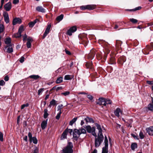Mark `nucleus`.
Instances as JSON below:
<instances>
[{
	"label": "nucleus",
	"instance_id": "nucleus-1",
	"mask_svg": "<svg viewBox=\"0 0 153 153\" xmlns=\"http://www.w3.org/2000/svg\"><path fill=\"white\" fill-rule=\"evenodd\" d=\"M95 126L98 130V137H95V146L96 148L99 147L103 141L104 137L102 134V130L101 126L98 123H96Z\"/></svg>",
	"mask_w": 153,
	"mask_h": 153
},
{
	"label": "nucleus",
	"instance_id": "nucleus-2",
	"mask_svg": "<svg viewBox=\"0 0 153 153\" xmlns=\"http://www.w3.org/2000/svg\"><path fill=\"white\" fill-rule=\"evenodd\" d=\"M86 131L85 129L81 128L79 129H75L73 132V137L74 140H77L81 134H86Z\"/></svg>",
	"mask_w": 153,
	"mask_h": 153
},
{
	"label": "nucleus",
	"instance_id": "nucleus-3",
	"mask_svg": "<svg viewBox=\"0 0 153 153\" xmlns=\"http://www.w3.org/2000/svg\"><path fill=\"white\" fill-rule=\"evenodd\" d=\"M85 128L87 132L89 133H91L95 137L97 136V134L95 132V127H91L90 126H86L85 127L83 126Z\"/></svg>",
	"mask_w": 153,
	"mask_h": 153
},
{
	"label": "nucleus",
	"instance_id": "nucleus-4",
	"mask_svg": "<svg viewBox=\"0 0 153 153\" xmlns=\"http://www.w3.org/2000/svg\"><path fill=\"white\" fill-rule=\"evenodd\" d=\"M72 143L71 142H69L68 145L63 149L62 153H72L73 151L72 149Z\"/></svg>",
	"mask_w": 153,
	"mask_h": 153
},
{
	"label": "nucleus",
	"instance_id": "nucleus-5",
	"mask_svg": "<svg viewBox=\"0 0 153 153\" xmlns=\"http://www.w3.org/2000/svg\"><path fill=\"white\" fill-rule=\"evenodd\" d=\"M105 146L103 147L102 153H108V140L106 136H105L104 140Z\"/></svg>",
	"mask_w": 153,
	"mask_h": 153
},
{
	"label": "nucleus",
	"instance_id": "nucleus-6",
	"mask_svg": "<svg viewBox=\"0 0 153 153\" xmlns=\"http://www.w3.org/2000/svg\"><path fill=\"white\" fill-rule=\"evenodd\" d=\"M96 5H95L91 4L84 6H82L80 7L81 10H85L88 9L89 10H92L96 8Z\"/></svg>",
	"mask_w": 153,
	"mask_h": 153
},
{
	"label": "nucleus",
	"instance_id": "nucleus-7",
	"mask_svg": "<svg viewBox=\"0 0 153 153\" xmlns=\"http://www.w3.org/2000/svg\"><path fill=\"white\" fill-rule=\"evenodd\" d=\"M24 27L21 25L19 28L18 31L17 33L14 34L13 36L14 37L17 38H19L21 36V33L24 31Z\"/></svg>",
	"mask_w": 153,
	"mask_h": 153
},
{
	"label": "nucleus",
	"instance_id": "nucleus-8",
	"mask_svg": "<svg viewBox=\"0 0 153 153\" xmlns=\"http://www.w3.org/2000/svg\"><path fill=\"white\" fill-rule=\"evenodd\" d=\"M77 28L75 26H73L68 30L67 32V34L71 36L72 35V33L75 32Z\"/></svg>",
	"mask_w": 153,
	"mask_h": 153
},
{
	"label": "nucleus",
	"instance_id": "nucleus-9",
	"mask_svg": "<svg viewBox=\"0 0 153 153\" xmlns=\"http://www.w3.org/2000/svg\"><path fill=\"white\" fill-rule=\"evenodd\" d=\"M13 45H10L9 46L6 45L4 48L5 49H7L6 52L8 53H12L13 51Z\"/></svg>",
	"mask_w": 153,
	"mask_h": 153
},
{
	"label": "nucleus",
	"instance_id": "nucleus-10",
	"mask_svg": "<svg viewBox=\"0 0 153 153\" xmlns=\"http://www.w3.org/2000/svg\"><path fill=\"white\" fill-rule=\"evenodd\" d=\"M51 27V24H49L45 31L43 36V38L44 39L49 33Z\"/></svg>",
	"mask_w": 153,
	"mask_h": 153
},
{
	"label": "nucleus",
	"instance_id": "nucleus-11",
	"mask_svg": "<svg viewBox=\"0 0 153 153\" xmlns=\"http://www.w3.org/2000/svg\"><path fill=\"white\" fill-rule=\"evenodd\" d=\"M4 8L6 11H9L12 7V4L10 2H9L5 4L4 6Z\"/></svg>",
	"mask_w": 153,
	"mask_h": 153
},
{
	"label": "nucleus",
	"instance_id": "nucleus-12",
	"mask_svg": "<svg viewBox=\"0 0 153 153\" xmlns=\"http://www.w3.org/2000/svg\"><path fill=\"white\" fill-rule=\"evenodd\" d=\"M22 22L21 19L19 18L16 17L13 19V25H15L17 24H20Z\"/></svg>",
	"mask_w": 153,
	"mask_h": 153
},
{
	"label": "nucleus",
	"instance_id": "nucleus-13",
	"mask_svg": "<svg viewBox=\"0 0 153 153\" xmlns=\"http://www.w3.org/2000/svg\"><path fill=\"white\" fill-rule=\"evenodd\" d=\"M4 20L6 23L7 24L9 22V19L8 14L6 12H4L3 14Z\"/></svg>",
	"mask_w": 153,
	"mask_h": 153
},
{
	"label": "nucleus",
	"instance_id": "nucleus-14",
	"mask_svg": "<svg viewBox=\"0 0 153 153\" xmlns=\"http://www.w3.org/2000/svg\"><path fill=\"white\" fill-rule=\"evenodd\" d=\"M11 39L9 37H7L4 40V42L7 45H13L11 43Z\"/></svg>",
	"mask_w": 153,
	"mask_h": 153
},
{
	"label": "nucleus",
	"instance_id": "nucleus-15",
	"mask_svg": "<svg viewBox=\"0 0 153 153\" xmlns=\"http://www.w3.org/2000/svg\"><path fill=\"white\" fill-rule=\"evenodd\" d=\"M147 132L150 135H153V126H151L146 129Z\"/></svg>",
	"mask_w": 153,
	"mask_h": 153
},
{
	"label": "nucleus",
	"instance_id": "nucleus-16",
	"mask_svg": "<svg viewBox=\"0 0 153 153\" xmlns=\"http://www.w3.org/2000/svg\"><path fill=\"white\" fill-rule=\"evenodd\" d=\"M84 120L85 121L86 124H87L88 123H94V121L93 119L91 117H87L84 119Z\"/></svg>",
	"mask_w": 153,
	"mask_h": 153
},
{
	"label": "nucleus",
	"instance_id": "nucleus-17",
	"mask_svg": "<svg viewBox=\"0 0 153 153\" xmlns=\"http://www.w3.org/2000/svg\"><path fill=\"white\" fill-rule=\"evenodd\" d=\"M105 99L102 98H99L98 101L97 102V104L99 105H103V103L105 102Z\"/></svg>",
	"mask_w": 153,
	"mask_h": 153
},
{
	"label": "nucleus",
	"instance_id": "nucleus-18",
	"mask_svg": "<svg viewBox=\"0 0 153 153\" xmlns=\"http://www.w3.org/2000/svg\"><path fill=\"white\" fill-rule=\"evenodd\" d=\"M48 119L46 120H43L41 124V127L42 129L43 130L45 128L47 124Z\"/></svg>",
	"mask_w": 153,
	"mask_h": 153
},
{
	"label": "nucleus",
	"instance_id": "nucleus-19",
	"mask_svg": "<svg viewBox=\"0 0 153 153\" xmlns=\"http://www.w3.org/2000/svg\"><path fill=\"white\" fill-rule=\"evenodd\" d=\"M120 113L122 114V112L121 111L120 109L118 108H117L115 111H114V114L117 117H120Z\"/></svg>",
	"mask_w": 153,
	"mask_h": 153
},
{
	"label": "nucleus",
	"instance_id": "nucleus-20",
	"mask_svg": "<svg viewBox=\"0 0 153 153\" xmlns=\"http://www.w3.org/2000/svg\"><path fill=\"white\" fill-rule=\"evenodd\" d=\"M95 53L94 50L91 51L88 55V58L89 59H92L95 55Z\"/></svg>",
	"mask_w": 153,
	"mask_h": 153
},
{
	"label": "nucleus",
	"instance_id": "nucleus-21",
	"mask_svg": "<svg viewBox=\"0 0 153 153\" xmlns=\"http://www.w3.org/2000/svg\"><path fill=\"white\" fill-rule=\"evenodd\" d=\"M67 130H65L62 133L60 138L61 140H63L67 138Z\"/></svg>",
	"mask_w": 153,
	"mask_h": 153
},
{
	"label": "nucleus",
	"instance_id": "nucleus-22",
	"mask_svg": "<svg viewBox=\"0 0 153 153\" xmlns=\"http://www.w3.org/2000/svg\"><path fill=\"white\" fill-rule=\"evenodd\" d=\"M36 9L39 12L42 13H45V10L42 6H38L36 7Z\"/></svg>",
	"mask_w": 153,
	"mask_h": 153
},
{
	"label": "nucleus",
	"instance_id": "nucleus-23",
	"mask_svg": "<svg viewBox=\"0 0 153 153\" xmlns=\"http://www.w3.org/2000/svg\"><path fill=\"white\" fill-rule=\"evenodd\" d=\"M74 77L73 75H66L64 77V79L65 80H69L71 79Z\"/></svg>",
	"mask_w": 153,
	"mask_h": 153
},
{
	"label": "nucleus",
	"instance_id": "nucleus-24",
	"mask_svg": "<svg viewBox=\"0 0 153 153\" xmlns=\"http://www.w3.org/2000/svg\"><path fill=\"white\" fill-rule=\"evenodd\" d=\"M63 81V78L62 77H60L58 78L56 81V82L57 84L61 83Z\"/></svg>",
	"mask_w": 153,
	"mask_h": 153
},
{
	"label": "nucleus",
	"instance_id": "nucleus-25",
	"mask_svg": "<svg viewBox=\"0 0 153 153\" xmlns=\"http://www.w3.org/2000/svg\"><path fill=\"white\" fill-rule=\"evenodd\" d=\"M64 15L63 14H61L59 16H57L56 18V20L59 22L62 20L63 18Z\"/></svg>",
	"mask_w": 153,
	"mask_h": 153
},
{
	"label": "nucleus",
	"instance_id": "nucleus-26",
	"mask_svg": "<svg viewBox=\"0 0 153 153\" xmlns=\"http://www.w3.org/2000/svg\"><path fill=\"white\" fill-rule=\"evenodd\" d=\"M48 110L47 109H45L44 110V118H46L48 116L49 114L48 113Z\"/></svg>",
	"mask_w": 153,
	"mask_h": 153
},
{
	"label": "nucleus",
	"instance_id": "nucleus-27",
	"mask_svg": "<svg viewBox=\"0 0 153 153\" xmlns=\"http://www.w3.org/2000/svg\"><path fill=\"white\" fill-rule=\"evenodd\" d=\"M111 101L110 100L105 99V102L104 103H103V105L104 106H106L107 104H111Z\"/></svg>",
	"mask_w": 153,
	"mask_h": 153
},
{
	"label": "nucleus",
	"instance_id": "nucleus-28",
	"mask_svg": "<svg viewBox=\"0 0 153 153\" xmlns=\"http://www.w3.org/2000/svg\"><path fill=\"white\" fill-rule=\"evenodd\" d=\"M77 119V117H74L69 122V124L70 125L72 126L73 124L75 122Z\"/></svg>",
	"mask_w": 153,
	"mask_h": 153
},
{
	"label": "nucleus",
	"instance_id": "nucleus-29",
	"mask_svg": "<svg viewBox=\"0 0 153 153\" xmlns=\"http://www.w3.org/2000/svg\"><path fill=\"white\" fill-rule=\"evenodd\" d=\"M29 77L30 78L33 79H38L40 77V76L38 75H30V76H29Z\"/></svg>",
	"mask_w": 153,
	"mask_h": 153
},
{
	"label": "nucleus",
	"instance_id": "nucleus-30",
	"mask_svg": "<svg viewBox=\"0 0 153 153\" xmlns=\"http://www.w3.org/2000/svg\"><path fill=\"white\" fill-rule=\"evenodd\" d=\"M31 143L32 142L35 144H36L37 143V140L36 138L35 137H33V138L31 139V140L30 141Z\"/></svg>",
	"mask_w": 153,
	"mask_h": 153
},
{
	"label": "nucleus",
	"instance_id": "nucleus-31",
	"mask_svg": "<svg viewBox=\"0 0 153 153\" xmlns=\"http://www.w3.org/2000/svg\"><path fill=\"white\" fill-rule=\"evenodd\" d=\"M4 27L3 24H0V33H2L4 30Z\"/></svg>",
	"mask_w": 153,
	"mask_h": 153
},
{
	"label": "nucleus",
	"instance_id": "nucleus-32",
	"mask_svg": "<svg viewBox=\"0 0 153 153\" xmlns=\"http://www.w3.org/2000/svg\"><path fill=\"white\" fill-rule=\"evenodd\" d=\"M50 105L54 106L56 104V101L53 99H52V100L50 101Z\"/></svg>",
	"mask_w": 153,
	"mask_h": 153
},
{
	"label": "nucleus",
	"instance_id": "nucleus-33",
	"mask_svg": "<svg viewBox=\"0 0 153 153\" xmlns=\"http://www.w3.org/2000/svg\"><path fill=\"white\" fill-rule=\"evenodd\" d=\"M131 149L132 150H134L135 148L137 147V145L136 143H133L131 144Z\"/></svg>",
	"mask_w": 153,
	"mask_h": 153
},
{
	"label": "nucleus",
	"instance_id": "nucleus-34",
	"mask_svg": "<svg viewBox=\"0 0 153 153\" xmlns=\"http://www.w3.org/2000/svg\"><path fill=\"white\" fill-rule=\"evenodd\" d=\"M63 107V105L62 104L59 105L57 107V111H59V112H61V109Z\"/></svg>",
	"mask_w": 153,
	"mask_h": 153
},
{
	"label": "nucleus",
	"instance_id": "nucleus-35",
	"mask_svg": "<svg viewBox=\"0 0 153 153\" xmlns=\"http://www.w3.org/2000/svg\"><path fill=\"white\" fill-rule=\"evenodd\" d=\"M148 109L150 111H152L153 110V105L151 104H149L148 105Z\"/></svg>",
	"mask_w": 153,
	"mask_h": 153
},
{
	"label": "nucleus",
	"instance_id": "nucleus-36",
	"mask_svg": "<svg viewBox=\"0 0 153 153\" xmlns=\"http://www.w3.org/2000/svg\"><path fill=\"white\" fill-rule=\"evenodd\" d=\"M130 20L131 22L134 24L137 23L138 22L137 19L133 18L130 19Z\"/></svg>",
	"mask_w": 153,
	"mask_h": 153
},
{
	"label": "nucleus",
	"instance_id": "nucleus-37",
	"mask_svg": "<svg viewBox=\"0 0 153 153\" xmlns=\"http://www.w3.org/2000/svg\"><path fill=\"white\" fill-rule=\"evenodd\" d=\"M139 136L140 138L141 139H142L144 138V136L142 131H140L139 133Z\"/></svg>",
	"mask_w": 153,
	"mask_h": 153
},
{
	"label": "nucleus",
	"instance_id": "nucleus-38",
	"mask_svg": "<svg viewBox=\"0 0 153 153\" xmlns=\"http://www.w3.org/2000/svg\"><path fill=\"white\" fill-rule=\"evenodd\" d=\"M141 8V7H136L134 9H133L129 10L130 11H135L136 10H138L140 9Z\"/></svg>",
	"mask_w": 153,
	"mask_h": 153
},
{
	"label": "nucleus",
	"instance_id": "nucleus-39",
	"mask_svg": "<svg viewBox=\"0 0 153 153\" xmlns=\"http://www.w3.org/2000/svg\"><path fill=\"white\" fill-rule=\"evenodd\" d=\"M29 104L28 103H27L26 104H24L22 105L21 107V109H22L24 108L25 107H27L28 106Z\"/></svg>",
	"mask_w": 153,
	"mask_h": 153
},
{
	"label": "nucleus",
	"instance_id": "nucleus-40",
	"mask_svg": "<svg viewBox=\"0 0 153 153\" xmlns=\"http://www.w3.org/2000/svg\"><path fill=\"white\" fill-rule=\"evenodd\" d=\"M70 94V92L69 91H66L65 92L62 93H61L62 95H64L65 96H67L68 95Z\"/></svg>",
	"mask_w": 153,
	"mask_h": 153
},
{
	"label": "nucleus",
	"instance_id": "nucleus-41",
	"mask_svg": "<svg viewBox=\"0 0 153 153\" xmlns=\"http://www.w3.org/2000/svg\"><path fill=\"white\" fill-rule=\"evenodd\" d=\"M34 23L33 22H31L28 24L29 26L30 27H32L35 25Z\"/></svg>",
	"mask_w": 153,
	"mask_h": 153
},
{
	"label": "nucleus",
	"instance_id": "nucleus-42",
	"mask_svg": "<svg viewBox=\"0 0 153 153\" xmlns=\"http://www.w3.org/2000/svg\"><path fill=\"white\" fill-rule=\"evenodd\" d=\"M61 113H62V112H59V113L57 114V115L56 117V119L57 120H58L59 119L60 117V115H61Z\"/></svg>",
	"mask_w": 153,
	"mask_h": 153
},
{
	"label": "nucleus",
	"instance_id": "nucleus-43",
	"mask_svg": "<svg viewBox=\"0 0 153 153\" xmlns=\"http://www.w3.org/2000/svg\"><path fill=\"white\" fill-rule=\"evenodd\" d=\"M3 133L1 132H0V140L1 141H3Z\"/></svg>",
	"mask_w": 153,
	"mask_h": 153
},
{
	"label": "nucleus",
	"instance_id": "nucleus-44",
	"mask_svg": "<svg viewBox=\"0 0 153 153\" xmlns=\"http://www.w3.org/2000/svg\"><path fill=\"white\" fill-rule=\"evenodd\" d=\"M39 149L37 147H35L34 148V152L33 153H38Z\"/></svg>",
	"mask_w": 153,
	"mask_h": 153
},
{
	"label": "nucleus",
	"instance_id": "nucleus-45",
	"mask_svg": "<svg viewBox=\"0 0 153 153\" xmlns=\"http://www.w3.org/2000/svg\"><path fill=\"white\" fill-rule=\"evenodd\" d=\"M122 42L121 41H117L116 45L117 47H119L120 46Z\"/></svg>",
	"mask_w": 153,
	"mask_h": 153
},
{
	"label": "nucleus",
	"instance_id": "nucleus-46",
	"mask_svg": "<svg viewBox=\"0 0 153 153\" xmlns=\"http://www.w3.org/2000/svg\"><path fill=\"white\" fill-rule=\"evenodd\" d=\"M28 136L29 138V140L31 141V139L33 138V137H32V134L31 133L29 132L28 134Z\"/></svg>",
	"mask_w": 153,
	"mask_h": 153
},
{
	"label": "nucleus",
	"instance_id": "nucleus-47",
	"mask_svg": "<svg viewBox=\"0 0 153 153\" xmlns=\"http://www.w3.org/2000/svg\"><path fill=\"white\" fill-rule=\"evenodd\" d=\"M25 58L23 56H22L19 60V62L21 63H23L24 61Z\"/></svg>",
	"mask_w": 153,
	"mask_h": 153
},
{
	"label": "nucleus",
	"instance_id": "nucleus-48",
	"mask_svg": "<svg viewBox=\"0 0 153 153\" xmlns=\"http://www.w3.org/2000/svg\"><path fill=\"white\" fill-rule=\"evenodd\" d=\"M65 130H67V133L68 134V133H69L70 134H71V133L73 132L72 129H68V128L66 129Z\"/></svg>",
	"mask_w": 153,
	"mask_h": 153
},
{
	"label": "nucleus",
	"instance_id": "nucleus-49",
	"mask_svg": "<svg viewBox=\"0 0 153 153\" xmlns=\"http://www.w3.org/2000/svg\"><path fill=\"white\" fill-rule=\"evenodd\" d=\"M33 41V39L31 37H29L27 39V42H31Z\"/></svg>",
	"mask_w": 153,
	"mask_h": 153
},
{
	"label": "nucleus",
	"instance_id": "nucleus-50",
	"mask_svg": "<svg viewBox=\"0 0 153 153\" xmlns=\"http://www.w3.org/2000/svg\"><path fill=\"white\" fill-rule=\"evenodd\" d=\"M27 46L28 48H30L31 47V42H27Z\"/></svg>",
	"mask_w": 153,
	"mask_h": 153
},
{
	"label": "nucleus",
	"instance_id": "nucleus-51",
	"mask_svg": "<svg viewBox=\"0 0 153 153\" xmlns=\"http://www.w3.org/2000/svg\"><path fill=\"white\" fill-rule=\"evenodd\" d=\"M5 84V82L3 80H2L0 81V85H3Z\"/></svg>",
	"mask_w": 153,
	"mask_h": 153
},
{
	"label": "nucleus",
	"instance_id": "nucleus-52",
	"mask_svg": "<svg viewBox=\"0 0 153 153\" xmlns=\"http://www.w3.org/2000/svg\"><path fill=\"white\" fill-rule=\"evenodd\" d=\"M43 88L40 89L38 91V94L39 95H40L41 93L43 91Z\"/></svg>",
	"mask_w": 153,
	"mask_h": 153
},
{
	"label": "nucleus",
	"instance_id": "nucleus-53",
	"mask_svg": "<svg viewBox=\"0 0 153 153\" xmlns=\"http://www.w3.org/2000/svg\"><path fill=\"white\" fill-rule=\"evenodd\" d=\"M131 135L135 139L138 140V138L137 136L135 135L134 134H131Z\"/></svg>",
	"mask_w": 153,
	"mask_h": 153
},
{
	"label": "nucleus",
	"instance_id": "nucleus-54",
	"mask_svg": "<svg viewBox=\"0 0 153 153\" xmlns=\"http://www.w3.org/2000/svg\"><path fill=\"white\" fill-rule=\"evenodd\" d=\"M87 97L90 100H92L93 99V96L90 95H88Z\"/></svg>",
	"mask_w": 153,
	"mask_h": 153
},
{
	"label": "nucleus",
	"instance_id": "nucleus-55",
	"mask_svg": "<svg viewBox=\"0 0 153 153\" xmlns=\"http://www.w3.org/2000/svg\"><path fill=\"white\" fill-rule=\"evenodd\" d=\"M19 2V0H13V4H16Z\"/></svg>",
	"mask_w": 153,
	"mask_h": 153
},
{
	"label": "nucleus",
	"instance_id": "nucleus-56",
	"mask_svg": "<svg viewBox=\"0 0 153 153\" xmlns=\"http://www.w3.org/2000/svg\"><path fill=\"white\" fill-rule=\"evenodd\" d=\"M65 52L66 54L68 55H71V53L69 51L65 49Z\"/></svg>",
	"mask_w": 153,
	"mask_h": 153
},
{
	"label": "nucleus",
	"instance_id": "nucleus-57",
	"mask_svg": "<svg viewBox=\"0 0 153 153\" xmlns=\"http://www.w3.org/2000/svg\"><path fill=\"white\" fill-rule=\"evenodd\" d=\"M9 78L8 76H5L4 78V80L6 81H8L9 80Z\"/></svg>",
	"mask_w": 153,
	"mask_h": 153
},
{
	"label": "nucleus",
	"instance_id": "nucleus-58",
	"mask_svg": "<svg viewBox=\"0 0 153 153\" xmlns=\"http://www.w3.org/2000/svg\"><path fill=\"white\" fill-rule=\"evenodd\" d=\"M62 87H58L56 88V91H58L59 90H62Z\"/></svg>",
	"mask_w": 153,
	"mask_h": 153
},
{
	"label": "nucleus",
	"instance_id": "nucleus-59",
	"mask_svg": "<svg viewBox=\"0 0 153 153\" xmlns=\"http://www.w3.org/2000/svg\"><path fill=\"white\" fill-rule=\"evenodd\" d=\"M27 38V36L26 34H25L23 36V40L24 41L25 40H26Z\"/></svg>",
	"mask_w": 153,
	"mask_h": 153
},
{
	"label": "nucleus",
	"instance_id": "nucleus-60",
	"mask_svg": "<svg viewBox=\"0 0 153 153\" xmlns=\"http://www.w3.org/2000/svg\"><path fill=\"white\" fill-rule=\"evenodd\" d=\"M147 83L149 84L152 85L153 84V81H147Z\"/></svg>",
	"mask_w": 153,
	"mask_h": 153
},
{
	"label": "nucleus",
	"instance_id": "nucleus-61",
	"mask_svg": "<svg viewBox=\"0 0 153 153\" xmlns=\"http://www.w3.org/2000/svg\"><path fill=\"white\" fill-rule=\"evenodd\" d=\"M49 94L47 95L45 97V100H46L48 99L49 98Z\"/></svg>",
	"mask_w": 153,
	"mask_h": 153
},
{
	"label": "nucleus",
	"instance_id": "nucleus-62",
	"mask_svg": "<svg viewBox=\"0 0 153 153\" xmlns=\"http://www.w3.org/2000/svg\"><path fill=\"white\" fill-rule=\"evenodd\" d=\"M27 136H26L23 138V140H24L25 141H27Z\"/></svg>",
	"mask_w": 153,
	"mask_h": 153
},
{
	"label": "nucleus",
	"instance_id": "nucleus-63",
	"mask_svg": "<svg viewBox=\"0 0 153 153\" xmlns=\"http://www.w3.org/2000/svg\"><path fill=\"white\" fill-rule=\"evenodd\" d=\"M39 20L37 19H36L35 20H34L33 22L35 24L36 22H39Z\"/></svg>",
	"mask_w": 153,
	"mask_h": 153
},
{
	"label": "nucleus",
	"instance_id": "nucleus-64",
	"mask_svg": "<svg viewBox=\"0 0 153 153\" xmlns=\"http://www.w3.org/2000/svg\"><path fill=\"white\" fill-rule=\"evenodd\" d=\"M85 123L84 122V121L83 120H82L81 121V123H80V125L81 126H82L84 125Z\"/></svg>",
	"mask_w": 153,
	"mask_h": 153
}]
</instances>
